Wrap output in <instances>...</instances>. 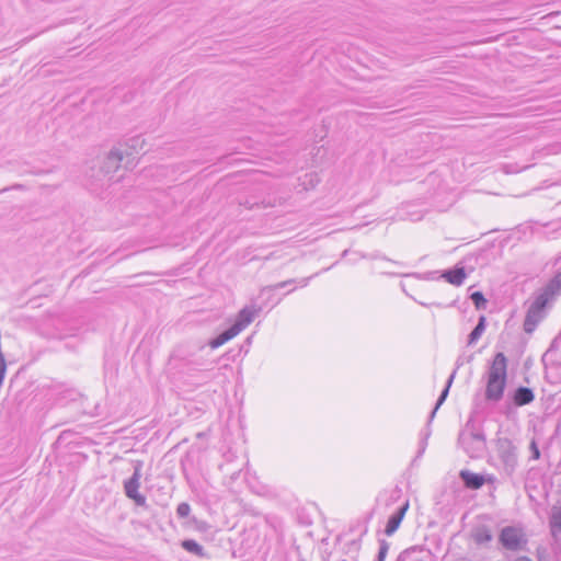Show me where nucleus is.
<instances>
[{
    "label": "nucleus",
    "mask_w": 561,
    "mask_h": 561,
    "mask_svg": "<svg viewBox=\"0 0 561 561\" xmlns=\"http://www.w3.org/2000/svg\"><path fill=\"white\" fill-rule=\"evenodd\" d=\"M485 375V400L490 402L501 401L507 382V358L503 353L499 352L494 355Z\"/></svg>",
    "instance_id": "1"
},
{
    "label": "nucleus",
    "mask_w": 561,
    "mask_h": 561,
    "mask_svg": "<svg viewBox=\"0 0 561 561\" xmlns=\"http://www.w3.org/2000/svg\"><path fill=\"white\" fill-rule=\"evenodd\" d=\"M458 443L465 453L471 458H480L486 449V439L483 431L467 423L460 432Z\"/></svg>",
    "instance_id": "2"
},
{
    "label": "nucleus",
    "mask_w": 561,
    "mask_h": 561,
    "mask_svg": "<svg viewBox=\"0 0 561 561\" xmlns=\"http://www.w3.org/2000/svg\"><path fill=\"white\" fill-rule=\"evenodd\" d=\"M553 300L554 298L542 288L536 293L535 298L527 310V314L524 321V330L527 333H530L535 330V328L543 318L545 308Z\"/></svg>",
    "instance_id": "3"
},
{
    "label": "nucleus",
    "mask_w": 561,
    "mask_h": 561,
    "mask_svg": "<svg viewBox=\"0 0 561 561\" xmlns=\"http://www.w3.org/2000/svg\"><path fill=\"white\" fill-rule=\"evenodd\" d=\"M499 542L505 550L518 552L526 550L528 538L520 527L505 526L499 534Z\"/></svg>",
    "instance_id": "4"
},
{
    "label": "nucleus",
    "mask_w": 561,
    "mask_h": 561,
    "mask_svg": "<svg viewBox=\"0 0 561 561\" xmlns=\"http://www.w3.org/2000/svg\"><path fill=\"white\" fill-rule=\"evenodd\" d=\"M455 375H456V370H454L451 373V375L449 376V378H448V380L446 382L445 388L440 392V394H439V397H438V399L436 401V404H435L434 409L432 410V412H431V414L428 416L426 426L420 433V443H419V450H417L416 458L422 457L423 454L425 453V449L427 447L428 438H430V436L432 434L431 423L433 422L437 410L439 409V407L445 402L446 398L448 397L449 388H450V386H451V383L454 381Z\"/></svg>",
    "instance_id": "5"
},
{
    "label": "nucleus",
    "mask_w": 561,
    "mask_h": 561,
    "mask_svg": "<svg viewBox=\"0 0 561 561\" xmlns=\"http://www.w3.org/2000/svg\"><path fill=\"white\" fill-rule=\"evenodd\" d=\"M141 479V465L137 463L131 477L124 482V491L128 499L133 500L138 506H146V497L139 493Z\"/></svg>",
    "instance_id": "6"
},
{
    "label": "nucleus",
    "mask_w": 561,
    "mask_h": 561,
    "mask_svg": "<svg viewBox=\"0 0 561 561\" xmlns=\"http://www.w3.org/2000/svg\"><path fill=\"white\" fill-rule=\"evenodd\" d=\"M261 310L262 307L256 308L255 306H247L242 308L238 312L234 323L230 327V329L238 335L254 320Z\"/></svg>",
    "instance_id": "7"
},
{
    "label": "nucleus",
    "mask_w": 561,
    "mask_h": 561,
    "mask_svg": "<svg viewBox=\"0 0 561 561\" xmlns=\"http://www.w3.org/2000/svg\"><path fill=\"white\" fill-rule=\"evenodd\" d=\"M319 273L314 274V275H311L309 277H305V278H301L299 280H296V279H287V280H284V282H280V283H277V284H274V285H270V286H266L264 287L262 290H261V295H265V294H270L267 300L271 302V308L277 306L279 302H280V298H277V299H274V296L271 294L273 290H276V289H280V288H285L286 286L288 285H291V284H297L298 287H306L308 286L309 282L314 277L317 276Z\"/></svg>",
    "instance_id": "8"
},
{
    "label": "nucleus",
    "mask_w": 561,
    "mask_h": 561,
    "mask_svg": "<svg viewBox=\"0 0 561 561\" xmlns=\"http://www.w3.org/2000/svg\"><path fill=\"white\" fill-rule=\"evenodd\" d=\"M408 510L409 501L407 500L397 508V511L393 514L390 515L385 528V534L387 536H392L398 530Z\"/></svg>",
    "instance_id": "9"
},
{
    "label": "nucleus",
    "mask_w": 561,
    "mask_h": 561,
    "mask_svg": "<svg viewBox=\"0 0 561 561\" xmlns=\"http://www.w3.org/2000/svg\"><path fill=\"white\" fill-rule=\"evenodd\" d=\"M499 454L504 465L513 470L516 465V454L510 439L504 438L499 442Z\"/></svg>",
    "instance_id": "10"
},
{
    "label": "nucleus",
    "mask_w": 561,
    "mask_h": 561,
    "mask_svg": "<svg viewBox=\"0 0 561 561\" xmlns=\"http://www.w3.org/2000/svg\"><path fill=\"white\" fill-rule=\"evenodd\" d=\"M512 400L516 407H524L535 400V393L530 388L519 386L513 392Z\"/></svg>",
    "instance_id": "11"
},
{
    "label": "nucleus",
    "mask_w": 561,
    "mask_h": 561,
    "mask_svg": "<svg viewBox=\"0 0 561 561\" xmlns=\"http://www.w3.org/2000/svg\"><path fill=\"white\" fill-rule=\"evenodd\" d=\"M440 277L445 278L446 282L451 285L460 286L463 284L467 274L463 266L456 265L454 268L444 271Z\"/></svg>",
    "instance_id": "12"
},
{
    "label": "nucleus",
    "mask_w": 561,
    "mask_h": 561,
    "mask_svg": "<svg viewBox=\"0 0 561 561\" xmlns=\"http://www.w3.org/2000/svg\"><path fill=\"white\" fill-rule=\"evenodd\" d=\"M459 476L466 488L471 490L480 489L485 482L482 474L474 473L469 470H461Z\"/></svg>",
    "instance_id": "13"
},
{
    "label": "nucleus",
    "mask_w": 561,
    "mask_h": 561,
    "mask_svg": "<svg viewBox=\"0 0 561 561\" xmlns=\"http://www.w3.org/2000/svg\"><path fill=\"white\" fill-rule=\"evenodd\" d=\"M124 159V152L121 149H114L111 150L107 154L103 169L105 173H111L116 171L119 168V164L122 163Z\"/></svg>",
    "instance_id": "14"
},
{
    "label": "nucleus",
    "mask_w": 561,
    "mask_h": 561,
    "mask_svg": "<svg viewBox=\"0 0 561 561\" xmlns=\"http://www.w3.org/2000/svg\"><path fill=\"white\" fill-rule=\"evenodd\" d=\"M472 539L477 545L488 543L493 539L490 528L485 525H480L472 530Z\"/></svg>",
    "instance_id": "15"
},
{
    "label": "nucleus",
    "mask_w": 561,
    "mask_h": 561,
    "mask_svg": "<svg viewBox=\"0 0 561 561\" xmlns=\"http://www.w3.org/2000/svg\"><path fill=\"white\" fill-rule=\"evenodd\" d=\"M550 531L553 537L561 534V505L554 506L549 518Z\"/></svg>",
    "instance_id": "16"
},
{
    "label": "nucleus",
    "mask_w": 561,
    "mask_h": 561,
    "mask_svg": "<svg viewBox=\"0 0 561 561\" xmlns=\"http://www.w3.org/2000/svg\"><path fill=\"white\" fill-rule=\"evenodd\" d=\"M542 289L556 299L561 294V272L557 273Z\"/></svg>",
    "instance_id": "17"
},
{
    "label": "nucleus",
    "mask_w": 561,
    "mask_h": 561,
    "mask_svg": "<svg viewBox=\"0 0 561 561\" xmlns=\"http://www.w3.org/2000/svg\"><path fill=\"white\" fill-rule=\"evenodd\" d=\"M234 336H237V334L234 333V331H232L230 328L225 330L224 332H221L218 336H216L215 339H211L209 342H208V345L215 350V348H218L219 346L224 345L225 343H227L228 341L232 340Z\"/></svg>",
    "instance_id": "18"
},
{
    "label": "nucleus",
    "mask_w": 561,
    "mask_h": 561,
    "mask_svg": "<svg viewBox=\"0 0 561 561\" xmlns=\"http://www.w3.org/2000/svg\"><path fill=\"white\" fill-rule=\"evenodd\" d=\"M234 336H237V334L234 333V331H232L230 328L225 330L224 332H221L218 336H216L215 339H211L209 342H208V345L215 350V348H218L219 346L224 345L225 343H227L228 341L232 340Z\"/></svg>",
    "instance_id": "19"
},
{
    "label": "nucleus",
    "mask_w": 561,
    "mask_h": 561,
    "mask_svg": "<svg viewBox=\"0 0 561 561\" xmlns=\"http://www.w3.org/2000/svg\"><path fill=\"white\" fill-rule=\"evenodd\" d=\"M181 546L185 551L193 553L199 558L206 557L203 546H201L197 541H195L193 539L183 540L181 542Z\"/></svg>",
    "instance_id": "20"
},
{
    "label": "nucleus",
    "mask_w": 561,
    "mask_h": 561,
    "mask_svg": "<svg viewBox=\"0 0 561 561\" xmlns=\"http://www.w3.org/2000/svg\"><path fill=\"white\" fill-rule=\"evenodd\" d=\"M484 318H480L478 324L473 328V330L470 332L469 336H468V344H473L476 343L480 336L482 335L483 331H484Z\"/></svg>",
    "instance_id": "21"
},
{
    "label": "nucleus",
    "mask_w": 561,
    "mask_h": 561,
    "mask_svg": "<svg viewBox=\"0 0 561 561\" xmlns=\"http://www.w3.org/2000/svg\"><path fill=\"white\" fill-rule=\"evenodd\" d=\"M470 299L472 300L474 307L478 310L484 309L486 305V299L484 298L481 291H474L470 295Z\"/></svg>",
    "instance_id": "22"
},
{
    "label": "nucleus",
    "mask_w": 561,
    "mask_h": 561,
    "mask_svg": "<svg viewBox=\"0 0 561 561\" xmlns=\"http://www.w3.org/2000/svg\"><path fill=\"white\" fill-rule=\"evenodd\" d=\"M389 551V543L386 540H379V550L376 561H385Z\"/></svg>",
    "instance_id": "23"
},
{
    "label": "nucleus",
    "mask_w": 561,
    "mask_h": 561,
    "mask_svg": "<svg viewBox=\"0 0 561 561\" xmlns=\"http://www.w3.org/2000/svg\"><path fill=\"white\" fill-rule=\"evenodd\" d=\"M191 513V506L188 503L186 502H182L178 505L176 507V515L180 517V518H185L190 515Z\"/></svg>",
    "instance_id": "24"
},
{
    "label": "nucleus",
    "mask_w": 561,
    "mask_h": 561,
    "mask_svg": "<svg viewBox=\"0 0 561 561\" xmlns=\"http://www.w3.org/2000/svg\"><path fill=\"white\" fill-rule=\"evenodd\" d=\"M436 272H427L423 275L421 274H416V273H412V274H407L405 276H413V277H416V278H420V279H426V280H433V279H436Z\"/></svg>",
    "instance_id": "25"
},
{
    "label": "nucleus",
    "mask_w": 561,
    "mask_h": 561,
    "mask_svg": "<svg viewBox=\"0 0 561 561\" xmlns=\"http://www.w3.org/2000/svg\"><path fill=\"white\" fill-rule=\"evenodd\" d=\"M360 256H362L363 259H368V257H369V259H382V260H386V261L392 262V263H393V264H396V265H401V263H400V262L392 261V260H390V259H388V257H386V256L380 255L379 253H374V254H371V255L362 254Z\"/></svg>",
    "instance_id": "26"
},
{
    "label": "nucleus",
    "mask_w": 561,
    "mask_h": 561,
    "mask_svg": "<svg viewBox=\"0 0 561 561\" xmlns=\"http://www.w3.org/2000/svg\"><path fill=\"white\" fill-rule=\"evenodd\" d=\"M530 450H531V459L537 460L540 458V450L535 440H531V443H530Z\"/></svg>",
    "instance_id": "27"
},
{
    "label": "nucleus",
    "mask_w": 561,
    "mask_h": 561,
    "mask_svg": "<svg viewBox=\"0 0 561 561\" xmlns=\"http://www.w3.org/2000/svg\"><path fill=\"white\" fill-rule=\"evenodd\" d=\"M192 522L195 524V528L197 530L204 531L208 528V524L204 520H198L195 517H193Z\"/></svg>",
    "instance_id": "28"
},
{
    "label": "nucleus",
    "mask_w": 561,
    "mask_h": 561,
    "mask_svg": "<svg viewBox=\"0 0 561 561\" xmlns=\"http://www.w3.org/2000/svg\"><path fill=\"white\" fill-rule=\"evenodd\" d=\"M130 141L133 142L131 148H136L138 144L142 142L139 137L133 138Z\"/></svg>",
    "instance_id": "29"
},
{
    "label": "nucleus",
    "mask_w": 561,
    "mask_h": 561,
    "mask_svg": "<svg viewBox=\"0 0 561 561\" xmlns=\"http://www.w3.org/2000/svg\"><path fill=\"white\" fill-rule=\"evenodd\" d=\"M514 561H533V560L526 556H522V557H517Z\"/></svg>",
    "instance_id": "30"
},
{
    "label": "nucleus",
    "mask_w": 561,
    "mask_h": 561,
    "mask_svg": "<svg viewBox=\"0 0 561 561\" xmlns=\"http://www.w3.org/2000/svg\"><path fill=\"white\" fill-rule=\"evenodd\" d=\"M306 178H310V183H312L313 179L317 178V174H314V173L306 174Z\"/></svg>",
    "instance_id": "31"
},
{
    "label": "nucleus",
    "mask_w": 561,
    "mask_h": 561,
    "mask_svg": "<svg viewBox=\"0 0 561 561\" xmlns=\"http://www.w3.org/2000/svg\"><path fill=\"white\" fill-rule=\"evenodd\" d=\"M462 365V362H460V358L457 360V367H460Z\"/></svg>",
    "instance_id": "32"
},
{
    "label": "nucleus",
    "mask_w": 561,
    "mask_h": 561,
    "mask_svg": "<svg viewBox=\"0 0 561 561\" xmlns=\"http://www.w3.org/2000/svg\"><path fill=\"white\" fill-rule=\"evenodd\" d=\"M347 252H348V250H344L342 255L345 256L347 254Z\"/></svg>",
    "instance_id": "33"
}]
</instances>
